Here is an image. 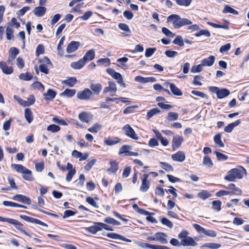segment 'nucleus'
<instances>
[{
  "label": "nucleus",
  "mask_w": 249,
  "mask_h": 249,
  "mask_svg": "<svg viewBox=\"0 0 249 249\" xmlns=\"http://www.w3.org/2000/svg\"><path fill=\"white\" fill-rule=\"evenodd\" d=\"M167 20L168 22H172L173 27L176 29H179L183 26L191 25L192 22L188 18H181L176 14L169 16Z\"/></svg>",
  "instance_id": "1"
},
{
  "label": "nucleus",
  "mask_w": 249,
  "mask_h": 249,
  "mask_svg": "<svg viewBox=\"0 0 249 249\" xmlns=\"http://www.w3.org/2000/svg\"><path fill=\"white\" fill-rule=\"evenodd\" d=\"M243 170L245 171V169L241 170L237 168L232 169L228 172L224 179L229 181H234L236 179H241L243 177L242 174Z\"/></svg>",
  "instance_id": "2"
},
{
  "label": "nucleus",
  "mask_w": 249,
  "mask_h": 249,
  "mask_svg": "<svg viewBox=\"0 0 249 249\" xmlns=\"http://www.w3.org/2000/svg\"><path fill=\"white\" fill-rule=\"evenodd\" d=\"M122 130L124 134L133 140H138L139 137L136 134L134 129L130 126L129 124H125L122 128Z\"/></svg>",
  "instance_id": "3"
},
{
  "label": "nucleus",
  "mask_w": 249,
  "mask_h": 249,
  "mask_svg": "<svg viewBox=\"0 0 249 249\" xmlns=\"http://www.w3.org/2000/svg\"><path fill=\"white\" fill-rule=\"evenodd\" d=\"M92 94V91L88 88L85 89L83 91H79L77 93V98L83 100H89Z\"/></svg>",
  "instance_id": "4"
},
{
  "label": "nucleus",
  "mask_w": 249,
  "mask_h": 249,
  "mask_svg": "<svg viewBox=\"0 0 249 249\" xmlns=\"http://www.w3.org/2000/svg\"><path fill=\"white\" fill-rule=\"evenodd\" d=\"M117 91L116 85L114 82H108V86L104 88L103 93L106 94L107 92L110 93V95L113 96Z\"/></svg>",
  "instance_id": "5"
},
{
  "label": "nucleus",
  "mask_w": 249,
  "mask_h": 249,
  "mask_svg": "<svg viewBox=\"0 0 249 249\" xmlns=\"http://www.w3.org/2000/svg\"><path fill=\"white\" fill-rule=\"evenodd\" d=\"M18 53L19 50L16 47H11L9 49V55L7 60L9 64H13L14 60Z\"/></svg>",
  "instance_id": "6"
},
{
  "label": "nucleus",
  "mask_w": 249,
  "mask_h": 249,
  "mask_svg": "<svg viewBox=\"0 0 249 249\" xmlns=\"http://www.w3.org/2000/svg\"><path fill=\"white\" fill-rule=\"evenodd\" d=\"M20 217L26 221H27V222H29L30 223H35V224H38V225H41V226H44L45 227H48L47 224H46L44 222H42L41 221H40L37 219L34 218H33V217H30V216H28L27 215H20Z\"/></svg>",
  "instance_id": "7"
},
{
  "label": "nucleus",
  "mask_w": 249,
  "mask_h": 249,
  "mask_svg": "<svg viewBox=\"0 0 249 249\" xmlns=\"http://www.w3.org/2000/svg\"><path fill=\"white\" fill-rule=\"evenodd\" d=\"M163 86L167 88L169 87L171 91L175 95L181 96L182 95V93L180 90L175 84L173 83L166 82L164 83Z\"/></svg>",
  "instance_id": "8"
},
{
  "label": "nucleus",
  "mask_w": 249,
  "mask_h": 249,
  "mask_svg": "<svg viewBox=\"0 0 249 249\" xmlns=\"http://www.w3.org/2000/svg\"><path fill=\"white\" fill-rule=\"evenodd\" d=\"M106 71L107 73L111 75L114 79L117 80L119 84L122 83L123 77L120 73L117 72L113 69L110 68L107 69Z\"/></svg>",
  "instance_id": "9"
},
{
  "label": "nucleus",
  "mask_w": 249,
  "mask_h": 249,
  "mask_svg": "<svg viewBox=\"0 0 249 249\" xmlns=\"http://www.w3.org/2000/svg\"><path fill=\"white\" fill-rule=\"evenodd\" d=\"M180 244L183 246L195 247L197 245V243L194 240V239L190 236H187L184 239H182L181 240Z\"/></svg>",
  "instance_id": "10"
},
{
  "label": "nucleus",
  "mask_w": 249,
  "mask_h": 249,
  "mask_svg": "<svg viewBox=\"0 0 249 249\" xmlns=\"http://www.w3.org/2000/svg\"><path fill=\"white\" fill-rule=\"evenodd\" d=\"M183 141L182 136L179 135L174 136L172 141V147L174 150L178 148Z\"/></svg>",
  "instance_id": "11"
},
{
  "label": "nucleus",
  "mask_w": 249,
  "mask_h": 249,
  "mask_svg": "<svg viewBox=\"0 0 249 249\" xmlns=\"http://www.w3.org/2000/svg\"><path fill=\"white\" fill-rule=\"evenodd\" d=\"M11 220H12L13 222H12L11 223H9L14 225L15 228L18 230L19 231H20L21 232H22L23 233H24L25 235H26L30 237H32L31 234H29L28 232H27L24 230H23L22 228V226H23V225L20 222H19L17 220H15L14 219H11Z\"/></svg>",
  "instance_id": "12"
},
{
  "label": "nucleus",
  "mask_w": 249,
  "mask_h": 249,
  "mask_svg": "<svg viewBox=\"0 0 249 249\" xmlns=\"http://www.w3.org/2000/svg\"><path fill=\"white\" fill-rule=\"evenodd\" d=\"M13 199L28 205L30 204L31 202L30 198L22 195L18 194L15 195L14 196Z\"/></svg>",
  "instance_id": "13"
},
{
  "label": "nucleus",
  "mask_w": 249,
  "mask_h": 249,
  "mask_svg": "<svg viewBox=\"0 0 249 249\" xmlns=\"http://www.w3.org/2000/svg\"><path fill=\"white\" fill-rule=\"evenodd\" d=\"M100 222H94V225L85 228V230L89 232L95 234L98 231H101V227L99 225Z\"/></svg>",
  "instance_id": "14"
},
{
  "label": "nucleus",
  "mask_w": 249,
  "mask_h": 249,
  "mask_svg": "<svg viewBox=\"0 0 249 249\" xmlns=\"http://www.w3.org/2000/svg\"><path fill=\"white\" fill-rule=\"evenodd\" d=\"M172 159L176 161L182 162L185 159V155L182 151H178L172 155Z\"/></svg>",
  "instance_id": "15"
},
{
  "label": "nucleus",
  "mask_w": 249,
  "mask_h": 249,
  "mask_svg": "<svg viewBox=\"0 0 249 249\" xmlns=\"http://www.w3.org/2000/svg\"><path fill=\"white\" fill-rule=\"evenodd\" d=\"M79 46V42L71 41L68 45L66 51L68 53H72L78 49Z\"/></svg>",
  "instance_id": "16"
},
{
  "label": "nucleus",
  "mask_w": 249,
  "mask_h": 249,
  "mask_svg": "<svg viewBox=\"0 0 249 249\" xmlns=\"http://www.w3.org/2000/svg\"><path fill=\"white\" fill-rule=\"evenodd\" d=\"M0 68L2 71L6 74H10L13 72L12 67H8L5 62H0Z\"/></svg>",
  "instance_id": "17"
},
{
  "label": "nucleus",
  "mask_w": 249,
  "mask_h": 249,
  "mask_svg": "<svg viewBox=\"0 0 249 249\" xmlns=\"http://www.w3.org/2000/svg\"><path fill=\"white\" fill-rule=\"evenodd\" d=\"M215 60V57L213 55L210 56L208 58H206L205 59H203L201 62V64L203 66V67L205 66H212Z\"/></svg>",
  "instance_id": "18"
},
{
  "label": "nucleus",
  "mask_w": 249,
  "mask_h": 249,
  "mask_svg": "<svg viewBox=\"0 0 249 249\" xmlns=\"http://www.w3.org/2000/svg\"><path fill=\"white\" fill-rule=\"evenodd\" d=\"M86 64L85 61L82 58L78 61L72 62L71 67L74 69L79 70L82 69Z\"/></svg>",
  "instance_id": "19"
},
{
  "label": "nucleus",
  "mask_w": 249,
  "mask_h": 249,
  "mask_svg": "<svg viewBox=\"0 0 249 249\" xmlns=\"http://www.w3.org/2000/svg\"><path fill=\"white\" fill-rule=\"evenodd\" d=\"M156 241H159L161 244H167L168 241L166 239V235L163 232H157L155 233Z\"/></svg>",
  "instance_id": "20"
},
{
  "label": "nucleus",
  "mask_w": 249,
  "mask_h": 249,
  "mask_svg": "<svg viewBox=\"0 0 249 249\" xmlns=\"http://www.w3.org/2000/svg\"><path fill=\"white\" fill-rule=\"evenodd\" d=\"M46 10L45 7L38 6L35 8L33 13L37 17H42L45 14Z\"/></svg>",
  "instance_id": "21"
},
{
  "label": "nucleus",
  "mask_w": 249,
  "mask_h": 249,
  "mask_svg": "<svg viewBox=\"0 0 249 249\" xmlns=\"http://www.w3.org/2000/svg\"><path fill=\"white\" fill-rule=\"evenodd\" d=\"M121 141V140L118 138H105L104 143L107 145L112 146L119 143Z\"/></svg>",
  "instance_id": "22"
},
{
  "label": "nucleus",
  "mask_w": 249,
  "mask_h": 249,
  "mask_svg": "<svg viewBox=\"0 0 249 249\" xmlns=\"http://www.w3.org/2000/svg\"><path fill=\"white\" fill-rule=\"evenodd\" d=\"M90 89L95 94L98 95L102 89V86L100 83H92L90 86Z\"/></svg>",
  "instance_id": "23"
},
{
  "label": "nucleus",
  "mask_w": 249,
  "mask_h": 249,
  "mask_svg": "<svg viewBox=\"0 0 249 249\" xmlns=\"http://www.w3.org/2000/svg\"><path fill=\"white\" fill-rule=\"evenodd\" d=\"M95 57V52L93 50H89L83 57V59L87 63V61L93 60Z\"/></svg>",
  "instance_id": "24"
},
{
  "label": "nucleus",
  "mask_w": 249,
  "mask_h": 249,
  "mask_svg": "<svg viewBox=\"0 0 249 249\" xmlns=\"http://www.w3.org/2000/svg\"><path fill=\"white\" fill-rule=\"evenodd\" d=\"M90 115L86 112H82L79 114L78 119L82 122L89 123L90 120Z\"/></svg>",
  "instance_id": "25"
},
{
  "label": "nucleus",
  "mask_w": 249,
  "mask_h": 249,
  "mask_svg": "<svg viewBox=\"0 0 249 249\" xmlns=\"http://www.w3.org/2000/svg\"><path fill=\"white\" fill-rule=\"evenodd\" d=\"M230 94L229 90L226 89H219L217 94V97L219 99H222L229 96Z\"/></svg>",
  "instance_id": "26"
},
{
  "label": "nucleus",
  "mask_w": 249,
  "mask_h": 249,
  "mask_svg": "<svg viewBox=\"0 0 249 249\" xmlns=\"http://www.w3.org/2000/svg\"><path fill=\"white\" fill-rule=\"evenodd\" d=\"M118 27L121 30L125 32V33H123V35L124 36H128L130 34L131 31L127 24L125 23H120L118 24Z\"/></svg>",
  "instance_id": "27"
},
{
  "label": "nucleus",
  "mask_w": 249,
  "mask_h": 249,
  "mask_svg": "<svg viewBox=\"0 0 249 249\" xmlns=\"http://www.w3.org/2000/svg\"><path fill=\"white\" fill-rule=\"evenodd\" d=\"M240 120H236L235 122L230 124L226 126L224 128V131L227 133L231 132L234 127L238 125L240 123Z\"/></svg>",
  "instance_id": "28"
},
{
  "label": "nucleus",
  "mask_w": 249,
  "mask_h": 249,
  "mask_svg": "<svg viewBox=\"0 0 249 249\" xmlns=\"http://www.w3.org/2000/svg\"><path fill=\"white\" fill-rule=\"evenodd\" d=\"M43 95L44 96L45 100L47 101L52 100L55 98L56 92L54 91L49 89L48 90L47 92L44 93Z\"/></svg>",
  "instance_id": "29"
},
{
  "label": "nucleus",
  "mask_w": 249,
  "mask_h": 249,
  "mask_svg": "<svg viewBox=\"0 0 249 249\" xmlns=\"http://www.w3.org/2000/svg\"><path fill=\"white\" fill-rule=\"evenodd\" d=\"M76 90L74 89H66L61 93V96H65L68 98L71 97L75 95Z\"/></svg>",
  "instance_id": "30"
},
{
  "label": "nucleus",
  "mask_w": 249,
  "mask_h": 249,
  "mask_svg": "<svg viewBox=\"0 0 249 249\" xmlns=\"http://www.w3.org/2000/svg\"><path fill=\"white\" fill-rule=\"evenodd\" d=\"M224 14L230 13L234 15H237L238 12L228 5H226L222 11Z\"/></svg>",
  "instance_id": "31"
},
{
  "label": "nucleus",
  "mask_w": 249,
  "mask_h": 249,
  "mask_svg": "<svg viewBox=\"0 0 249 249\" xmlns=\"http://www.w3.org/2000/svg\"><path fill=\"white\" fill-rule=\"evenodd\" d=\"M22 178L27 180L31 181L33 180V177L32 174V172L26 168L24 171L22 173Z\"/></svg>",
  "instance_id": "32"
},
{
  "label": "nucleus",
  "mask_w": 249,
  "mask_h": 249,
  "mask_svg": "<svg viewBox=\"0 0 249 249\" xmlns=\"http://www.w3.org/2000/svg\"><path fill=\"white\" fill-rule=\"evenodd\" d=\"M178 118V114L175 112H169L168 113L166 119L169 122L177 120Z\"/></svg>",
  "instance_id": "33"
},
{
  "label": "nucleus",
  "mask_w": 249,
  "mask_h": 249,
  "mask_svg": "<svg viewBox=\"0 0 249 249\" xmlns=\"http://www.w3.org/2000/svg\"><path fill=\"white\" fill-rule=\"evenodd\" d=\"M110 167L107 169L108 172L109 173H115L117 172L118 169V164L115 161H111L110 162Z\"/></svg>",
  "instance_id": "34"
},
{
  "label": "nucleus",
  "mask_w": 249,
  "mask_h": 249,
  "mask_svg": "<svg viewBox=\"0 0 249 249\" xmlns=\"http://www.w3.org/2000/svg\"><path fill=\"white\" fill-rule=\"evenodd\" d=\"M160 110L158 108H153L149 111H148L146 115V119L149 120L150 118H152L155 115H156L158 114H160Z\"/></svg>",
  "instance_id": "35"
},
{
  "label": "nucleus",
  "mask_w": 249,
  "mask_h": 249,
  "mask_svg": "<svg viewBox=\"0 0 249 249\" xmlns=\"http://www.w3.org/2000/svg\"><path fill=\"white\" fill-rule=\"evenodd\" d=\"M25 117L27 122L30 124L33 120V116L32 111L30 108H27L25 109Z\"/></svg>",
  "instance_id": "36"
},
{
  "label": "nucleus",
  "mask_w": 249,
  "mask_h": 249,
  "mask_svg": "<svg viewBox=\"0 0 249 249\" xmlns=\"http://www.w3.org/2000/svg\"><path fill=\"white\" fill-rule=\"evenodd\" d=\"M221 138V134L218 133L214 137L213 140L215 144H216L218 147H223L224 144L222 142Z\"/></svg>",
  "instance_id": "37"
},
{
  "label": "nucleus",
  "mask_w": 249,
  "mask_h": 249,
  "mask_svg": "<svg viewBox=\"0 0 249 249\" xmlns=\"http://www.w3.org/2000/svg\"><path fill=\"white\" fill-rule=\"evenodd\" d=\"M197 196L200 198L205 200L207 198L211 197L212 195L207 191L203 190L198 193Z\"/></svg>",
  "instance_id": "38"
},
{
  "label": "nucleus",
  "mask_w": 249,
  "mask_h": 249,
  "mask_svg": "<svg viewBox=\"0 0 249 249\" xmlns=\"http://www.w3.org/2000/svg\"><path fill=\"white\" fill-rule=\"evenodd\" d=\"M77 80L75 77H71L63 81V83L67 86L72 87L76 83Z\"/></svg>",
  "instance_id": "39"
},
{
  "label": "nucleus",
  "mask_w": 249,
  "mask_h": 249,
  "mask_svg": "<svg viewBox=\"0 0 249 249\" xmlns=\"http://www.w3.org/2000/svg\"><path fill=\"white\" fill-rule=\"evenodd\" d=\"M102 128V125L98 123L94 124L92 127L88 129V131L91 133H97Z\"/></svg>",
  "instance_id": "40"
},
{
  "label": "nucleus",
  "mask_w": 249,
  "mask_h": 249,
  "mask_svg": "<svg viewBox=\"0 0 249 249\" xmlns=\"http://www.w3.org/2000/svg\"><path fill=\"white\" fill-rule=\"evenodd\" d=\"M203 164L208 168H211L213 166V163L210 158L205 156L203 158Z\"/></svg>",
  "instance_id": "41"
},
{
  "label": "nucleus",
  "mask_w": 249,
  "mask_h": 249,
  "mask_svg": "<svg viewBox=\"0 0 249 249\" xmlns=\"http://www.w3.org/2000/svg\"><path fill=\"white\" fill-rule=\"evenodd\" d=\"M160 164L162 169L167 172H172L174 170L173 167L169 163L165 162H160Z\"/></svg>",
  "instance_id": "42"
},
{
  "label": "nucleus",
  "mask_w": 249,
  "mask_h": 249,
  "mask_svg": "<svg viewBox=\"0 0 249 249\" xmlns=\"http://www.w3.org/2000/svg\"><path fill=\"white\" fill-rule=\"evenodd\" d=\"M150 183L149 181H142V185L140 187V191L142 192H146L149 188Z\"/></svg>",
  "instance_id": "43"
},
{
  "label": "nucleus",
  "mask_w": 249,
  "mask_h": 249,
  "mask_svg": "<svg viewBox=\"0 0 249 249\" xmlns=\"http://www.w3.org/2000/svg\"><path fill=\"white\" fill-rule=\"evenodd\" d=\"M222 203L220 200H214L212 202V208L213 210L219 212L221 210Z\"/></svg>",
  "instance_id": "44"
},
{
  "label": "nucleus",
  "mask_w": 249,
  "mask_h": 249,
  "mask_svg": "<svg viewBox=\"0 0 249 249\" xmlns=\"http://www.w3.org/2000/svg\"><path fill=\"white\" fill-rule=\"evenodd\" d=\"M221 245L219 244L214 243H208L204 244L202 247H206L211 249H217L220 248Z\"/></svg>",
  "instance_id": "45"
},
{
  "label": "nucleus",
  "mask_w": 249,
  "mask_h": 249,
  "mask_svg": "<svg viewBox=\"0 0 249 249\" xmlns=\"http://www.w3.org/2000/svg\"><path fill=\"white\" fill-rule=\"evenodd\" d=\"M32 75L28 72L22 73L19 75V78L25 81H29L32 79Z\"/></svg>",
  "instance_id": "46"
},
{
  "label": "nucleus",
  "mask_w": 249,
  "mask_h": 249,
  "mask_svg": "<svg viewBox=\"0 0 249 249\" xmlns=\"http://www.w3.org/2000/svg\"><path fill=\"white\" fill-rule=\"evenodd\" d=\"M193 0H177V4L179 6L188 7L189 6Z\"/></svg>",
  "instance_id": "47"
},
{
  "label": "nucleus",
  "mask_w": 249,
  "mask_h": 249,
  "mask_svg": "<svg viewBox=\"0 0 249 249\" xmlns=\"http://www.w3.org/2000/svg\"><path fill=\"white\" fill-rule=\"evenodd\" d=\"M214 153L216 155L217 160L219 161H225L228 158L227 155L220 152L215 151Z\"/></svg>",
  "instance_id": "48"
},
{
  "label": "nucleus",
  "mask_w": 249,
  "mask_h": 249,
  "mask_svg": "<svg viewBox=\"0 0 249 249\" xmlns=\"http://www.w3.org/2000/svg\"><path fill=\"white\" fill-rule=\"evenodd\" d=\"M195 35L196 37L200 36H205L207 37H210L211 36V34L210 32L207 30H200L198 32L196 33Z\"/></svg>",
  "instance_id": "49"
},
{
  "label": "nucleus",
  "mask_w": 249,
  "mask_h": 249,
  "mask_svg": "<svg viewBox=\"0 0 249 249\" xmlns=\"http://www.w3.org/2000/svg\"><path fill=\"white\" fill-rule=\"evenodd\" d=\"M12 167L14 168L18 172L22 173L25 169L24 166L21 164H13Z\"/></svg>",
  "instance_id": "50"
},
{
  "label": "nucleus",
  "mask_w": 249,
  "mask_h": 249,
  "mask_svg": "<svg viewBox=\"0 0 249 249\" xmlns=\"http://www.w3.org/2000/svg\"><path fill=\"white\" fill-rule=\"evenodd\" d=\"M207 24L215 28H222L227 30L229 29V26L227 25H221L211 22H207Z\"/></svg>",
  "instance_id": "51"
},
{
  "label": "nucleus",
  "mask_w": 249,
  "mask_h": 249,
  "mask_svg": "<svg viewBox=\"0 0 249 249\" xmlns=\"http://www.w3.org/2000/svg\"><path fill=\"white\" fill-rule=\"evenodd\" d=\"M173 43L180 47L184 46V41L182 36H177L174 40Z\"/></svg>",
  "instance_id": "52"
},
{
  "label": "nucleus",
  "mask_w": 249,
  "mask_h": 249,
  "mask_svg": "<svg viewBox=\"0 0 249 249\" xmlns=\"http://www.w3.org/2000/svg\"><path fill=\"white\" fill-rule=\"evenodd\" d=\"M60 129V127L58 125L54 124H51L47 127V130L53 133L58 132Z\"/></svg>",
  "instance_id": "53"
},
{
  "label": "nucleus",
  "mask_w": 249,
  "mask_h": 249,
  "mask_svg": "<svg viewBox=\"0 0 249 249\" xmlns=\"http://www.w3.org/2000/svg\"><path fill=\"white\" fill-rule=\"evenodd\" d=\"M131 147L129 145H124L122 146L120 149L119 154L121 155L122 154H125L126 156H127V152H129V149H130Z\"/></svg>",
  "instance_id": "54"
},
{
  "label": "nucleus",
  "mask_w": 249,
  "mask_h": 249,
  "mask_svg": "<svg viewBox=\"0 0 249 249\" xmlns=\"http://www.w3.org/2000/svg\"><path fill=\"white\" fill-rule=\"evenodd\" d=\"M92 15V13L91 11H87L85 14L80 17L78 18V19H80L83 20H88Z\"/></svg>",
  "instance_id": "55"
},
{
  "label": "nucleus",
  "mask_w": 249,
  "mask_h": 249,
  "mask_svg": "<svg viewBox=\"0 0 249 249\" xmlns=\"http://www.w3.org/2000/svg\"><path fill=\"white\" fill-rule=\"evenodd\" d=\"M136 244L139 246L142 247V248L145 249V248H149L153 249V245H151L148 243H145L142 242H138L136 243Z\"/></svg>",
  "instance_id": "56"
},
{
  "label": "nucleus",
  "mask_w": 249,
  "mask_h": 249,
  "mask_svg": "<svg viewBox=\"0 0 249 249\" xmlns=\"http://www.w3.org/2000/svg\"><path fill=\"white\" fill-rule=\"evenodd\" d=\"M161 222L163 225L166 226L168 228H172L173 227V223L166 218H163L161 220Z\"/></svg>",
  "instance_id": "57"
},
{
  "label": "nucleus",
  "mask_w": 249,
  "mask_h": 249,
  "mask_svg": "<svg viewBox=\"0 0 249 249\" xmlns=\"http://www.w3.org/2000/svg\"><path fill=\"white\" fill-rule=\"evenodd\" d=\"M156 48H147L145 50V55L146 57H149L152 56L153 53L156 52Z\"/></svg>",
  "instance_id": "58"
},
{
  "label": "nucleus",
  "mask_w": 249,
  "mask_h": 249,
  "mask_svg": "<svg viewBox=\"0 0 249 249\" xmlns=\"http://www.w3.org/2000/svg\"><path fill=\"white\" fill-rule=\"evenodd\" d=\"M191 93L195 95L200 97L202 98H208V96L205 93L202 92H200L197 90H192L191 91Z\"/></svg>",
  "instance_id": "59"
},
{
  "label": "nucleus",
  "mask_w": 249,
  "mask_h": 249,
  "mask_svg": "<svg viewBox=\"0 0 249 249\" xmlns=\"http://www.w3.org/2000/svg\"><path fill=\"white\" fill-rule=\"evenodd\" d=\"M6 38L8 40H11L13 37V30L9 27H7L6 28Z\"/></svg>",
  "instance_id": "60"
},
{
  "label": "nucleus",
  "mask_w": 249,
  "mask_h": 249,
  "mask_svg": "<svg viewBox=\"0 0 249 249\" xmlns=\"http://www.w3.org/2000/svg\"><path fill=\"white\" fill-rule=\"evenodd\" d=\"M39 62L42 64H45L48 66H52L51 61L47 56H44L42 59H39Z\"/></svg>",
  "instance_id": "61"
},
{
  "label": "nucleus",
  "mask_w": 249,
  "mask_h": 249,
  "mask_svg": "<svg viewBox=\"0 0 249 249\" xmlns=\"http://www.w3.org/2000/svg\"><path fill=\"white\" fill-rule=\"evenodd\" d=\"M203 66L201 64L196 66H193L191 68V71L193 73L199 72L202 70Z\"/></svg>",
  "instance_id": "62"
},
{
  "label": "nucleus",
  "mask_w": 249,
  "mask_h": 249,
  "mask_svg": "<svg viewBox=\"0 0 249 249\" xmlns=\"http://www.w3.org/2000/svg\"><path fill=\"white\" fill-rule=\"evenodd\" d=\"M158 106L161 108H162V109H164L165 110H170L173 107V106L172 105H169V104H165L162 102L158 103Z\"/></svg>",
  "instance_id": "63"
},
{
  "label": "nucleus",
  "mask_w": 249,
  "mask_h": 249,
  "mask_svg": "<svg viewBox=\"0 0 249 249\" xmlns=\"http://www.w3.org/2000/svg\"><path fill=\"white\" fill-rule=\"evenodd\" d=\"M39 69L41 72L45 74H48L49 73L48 66L46 65L45 64H40L39 66Z\"/></svg>",
  "instance_id": "64"
}]
</instances>
